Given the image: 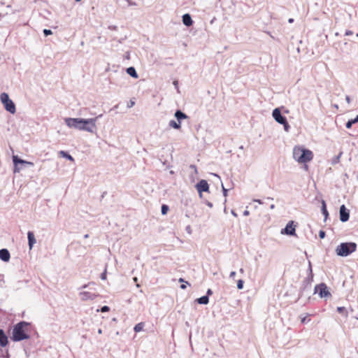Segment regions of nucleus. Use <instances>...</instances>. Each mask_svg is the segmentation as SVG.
I'll return each instance as SVG.
<instances>
[{
	"mask_svg": "<svg viewBox=\"0 0 358 358\" xmlns=\"http://www.w3.org/2000/svg\"><path fill=\"white\" fill-rule=\"evenodd\" d=\"M101 116L102 115H100L89 119L66 117L64 120L66 124L70 128L94 133L96 131V122Z\"/></svg>",
	"mask_w": 358,
	"mask_h": 358,
	"instance_id": "f257e3e1",
	"label": "nucleus"
},
{
	"mask_svg": "<svg viewBox=\"0 0 358 358\" xmlns=\"http://www.w3.org/2000/svg\"><path fill=\"white\" fill-rule=\"evenodd\" d=\"M29 325V323L22 321L18 322L14 326L12 333V340L13 341H21L30 338L29 335L25 332L24 327Z\"/></svg>",
	"mask_w": 358,
	"mask_h": 358,
	"instance_id": "f03ea898",
	"label": "nucleus"
},
{
	"mask_svg": "<svg viewBox=\"0 0 358 358\" xmlns=\"http://www.w3.org/2000/svg\"><path fill=\"white\" fill-rule=\"evenodd\" d=\"M294 159L299 163H307L313 159V152L308 149L295 147L293 150Z\"/></svg>",
	"mask_w": 358,
	"mask_h": 358,
	"instance_id": "7ed1b4c3",
	"label": "nucleus"
},
{
	"mask_svg": "<svg viewBox=\"0 0 358 358\" xmlns=\"http://www.w3.org/2000/svg\"><path fill=\"white\" fill-rule=\"evenodd\" d=\"M357 244L354 242L341 243L336 249V252L338 256L347 257L356 251Z\"/></svg>",
	"mask_w": 358,
	"mask_h": 358,
	"instance_id": "20e7f679",
	"label": "nucleus"
},
{
	"mask_svg": "<svg viewBox=\"0 0 358 358\" xmlns=\"http://www.w3.org/2000/svg\"><path fill=\"white\" fill-rule=\"evenodd\" d=\"M272 116L278 123L283 125L285 131H289L290 126L287 122L286 117L282 115L280 108H275L273 110Z\"/></svg>",
	"mask_w": 358,
	"mask_h": 358,
	"instance_id": "39448f33",
	"label": "nucleus"
},
{
	"mask_svg": "<svg viewBox=\"0 0 358 358\" xmlns=\"http://www.w3.org/2000/svg\"><path fill=\"white\" fill-rule=\"evenodd\" d=\"M0 98L5 109L11 114H14L16 112L15 105L9 98L8 94L6 92H3L1 94Z\"/></svg>",
	"mask_w": 358,
	"mask_h": 358,
	"instance_id": "423d86ee",
	"label": "nucleus"
},
{
	"mask_svg": "<svg viewBox=\"0 0 358 358\" xmlns=\"http://www.w3.org/2000/svg\"><path fill=\"white\" fill-rule=\"evenodd\" d=\"M315 293L318 292L321 298L329 297L331 296V293L327 289V286L324 283H320L315 287Z\"/></svg>",
	"mask_w": 358,
	"mask_h": 358,
	"instance_id": "0eeeda50",
	"label": "nucleus"
},
{
	"mask_svg": "<svg viewBox=\"0 0 358 358\" xmlns=\"http://www.w3.org/2000/svg\"><path fill=\"white\" fill-rule=\"evenodd\" d=\"M196 189L199 192V196L202 197V193L203 192H209V185L206 180H201L196 185Z\"/></svg>",
	"mask_w": 358,
	"mask_h": 358,
	"instance_id": "6e6552de",
	"label": "nucleus"
},
{
	"mask_svg": "<svg viewBox=\"0 0 358 358\" xmlns=\"http://www.w3.org/2000/svg\"><path fill=\"white\" fill-rule=\"evenodd\" d=\"M312 280L309 279V278H306L303 282L301 287L300 288L299 294V299L302 297L305 292H310L311 289V283L310 281Z\"/></svg>",
	"mask_w": 358,
	"mask_h": 358,
	"instance_id": "1a4fd4ad",
	"label": "nucleus"
},
{
	"mask_svg": "<svg viewBox=\"0 0 358 358\" xmlns=\"http://www.w3.org/2000/svg\"><path fill=\"white\" fill-rule=\"evenodd\" d=\"M13 162L14 164V173H18L20 171L22 167L19 166L20 164L26 165L27 163V161L19 158L17 155L13 156Z\"/></svg>",
	"mask_w": 358,
	"mask_h": 358,
	"instance_id": "9d476101",
	"label": "nucleus"
},
{
	"mask_svg": "<svg viewBox=\"0 0 358 358\" xmlns=\"http://www.w3.org/2000/svg\"><path fill=\"white\" fill-rule=\"evenodd\" d=\"M293 221H290L287 223L286 227L282 229L281 234H287L289 236H294L296 235V230L295 227L293 226Z\"/></svg>",
	"mask_w": 358,
	"mask_h": 358,
	"instance_id": "9b49d317",
	"label": "nucleus"
},
{
	"mask_svg": "<svg viewBox=\"0 0 358 358\" xmlns=\"http://www.w3.org/2000/svg\"><path fill=\"white\" fill-rule=\"evenodd\" d=\"M79 295L80 296L81 300L84 301H88V300L92 301L99 296L98 294L92 293L90 292H86V291L80 292L79 293Z\"/></svg>",
	"mask_w": 358,
	"mask_h": 358,
	"instance_id": "f8f14e48",
	"label": "nucleus"
},
{
	"mask_svg": "<svg viewBox=\"0 0 358 358\" xmlns=\"http://www.w3.org/2000/svg\"><path fill=\"white\" fill-rule=\"evenodd\" d=\"M339 214H340V220L342 222H345L349 220L350 213L344 204L341 206Z\"/></svg>",
	"mask_w": 358,
	"mask_h": 358,
	"instance_id": "ddd939ff",
	"label": "nucleus"
},
{
	"mask_svg": "<svg viewBox=\"0 0 358 358\" xmlns=\"http://www.w3.org/2000/svg\"><path fill=\"white\" fill-rule=\"evenodd\" d=\"M10 255L9 251L3 248L0 250V259L3 262H8L10 259Z\"/></svg>",
	"mask_w": 358,
	"mask_h": 358,
	"instance_id": "4468645a",
	"label": "nucleus"
},
{
	"mask_svg": "<svg viewBox=\"0 0 358 358\" xmlns=\"http://www.w3.org/2000/svg\"><path fill=\"white\" fill-rule=\"evenodd\" d=\"M8 343V336L5 334L4 331L0 329V346L5 347Z\"/></svg>",
	"mask_w": 358,
	"mask_h": 358,
	"instance_id": "2eb2a0df",
	"label": "nucleus"
},
{
	"mask_svg": "<svg viewBox=\"0 0 358 358\" xmlns=\"http://www.w3.org/2000/svg\"><path fill=\"white\" fill-rule=\"evenodd\" d=\"M28 245L29 250H31L36 241L34 234L32 231H29L27 233Z\"/></svg>",
	"mask_w": 358,
	"mask_h": 358,
	"instance_id": "dca6fc26",
	"label": "nucleus"
},
{
	"mask_svg": "<svg viewBox=\"0 0 358 358\" xmlns=\"http://www.w3.org/2000/svg\"><path fill=\"white\" fill-rule=\"evenodd\" d=\"M182 23L187 27L192 25L193 20L189 13H185L182 15Z\"/></svg>",
	"mask_w": 358,
	"mask_h": 358,
	"instance_id": "f3484780",
	"label": "nucleus"
},
{
	"mask_svg": "<svg viewBox=\"0 0 358 358\" xmlns=\"http://www.w3.org/2000/svg\"><path fill=\"white\" fill-rule=\"evenodd\" d=\"M174 116L177 119L178 122H180V123L182 120L188 118V116L180 110H177L175 112Z\"/></svg>",
	"mask_w": 358,
	"mask_h": 358,
	"instance_id": "a211bd4d",
	"label": "nucleus"
},
{
	"mask_svg": "<svg viewBox=\"0 0 358 358\" xmlns=\"http://www.w3.org/2000/svg\"><path fill=\"white\" fill-rule=\"evenodd\" d=\"M127 73L134 78H138V73L134 67L130 66L127 69Z\"/></svg>",
	"mask_w": 358,
	"mask_h": 358,
	"instance_id": "6ab92c4d",
	"label": "nucleus"
},
{
	"mask_svg": "<svg viewBox=\"0 0 358 358\" xmlns=\"http://www.w3.org/2000/svg\"><path fill=\"white\" fill-rule=\"evenodd\" d=\"M343 153V151H342V150H341V151L339 152V153H338L337 155L334 156V157L331 159V164L332 165H335V164H338V163L340 162V159H341V156H342Z\"/></svg>",
	"mask_w": 358,
	"mask_h": 358,
	"instance_id": "aec40b11",
	"label": "nucleus"
},
{
	"mask_svg": "<svg viewBox=\"0 0 358 358\" xmlns=\"http://www.w3.org/2000/svg\"><path fill=\"white\" fill-rule=\"evenodd\" d=\"M196 302L199 304L206 305L209 302V298L208 296H203L196 299Z\"/></svg>",
	"mask_w": 358,
	"mask_h": 358,
	"instance_id": "412c9836",
	"label": "nucleus"
},
{
	"mask_svg": "<svg viewBox=\"0 0 358 358\" xmlns=\"http://www.w3.org/2000/svg\"><path fill=\"white\" fill-rule=\"evenodd\" d=\"M169 125L170 127H172L176 129H179L181 127V123L180 122H176L174 120H170Z\"/></svg>",
	"mask_w": 358,
	"mask_h": 358,
	"instance_id": "4be33fe9",
	"label": "nucleus"
},
{
	"mask_svg": "<svg viewBox=\"0 0 358 358\" xmlns=\"http://www.w3.org/2000/svg\"><path fill=\"white\" fill-rule=\"evenodd\" d=\"M321 210H322V213L324 216V220H326L329 216V213L327 209L326 203L324 200H322V209Z\"/></svg>",
	"mask_w": 358,
	"mask_h": 358,
	"instance_id": "5701e85b",
	"label": "nucleus"
},
{
	"mask_svg": "<svg viewBox=\"0 0 358 358\" xmlns=\"http://www.w3.org/2000/svg\"><path fill=\"white\" fill-rule=\"evenodd\" d=\"M59 155L64 158H66L67 159H69V161H71V162H73L74 161V159L73 157L69 155L68 152H65V151H60L59 152Z\"/></svg>",
	"mask_w": 358,
	"mask_h": 358,
	"instance_id": "b1692460",
	"label": "nucleus"
},
{
	"mask_svg": "<svg viewBox=\"0 0 358 358\" xmlns=\"http://www.w3.org/2000/svg\"><path fill=\"white\" fill-rule=\"evenodd\" d=\"M357 122H358V115L356 116L355 118L349 120L347 122V123L345 124V127H346V128L350 129V128L352 127V124H355Z\"/></svg>",
	"mask_w": 358,
	"mask_h": 358,
	"instance_id": "393cba45",
	"label": "nucleus"
},
{
	"mask_svg": "<svg viewBox=\"0 0 358 358\" xmlns=\"http://www.w3.org/2000/svg\"><path fill=\"white\" fill-rule=\"evenodd\" d=\"M144 327V323L140 322L135 325L134 330L135 332H139L143 330Z\"/></svg>",
	"mask_w": 358,
	"mask_h": 358,
	"instance_id": "a878e982",
	"label": "nucleus"
},
{
	"mask_svg": "<svg viewBox=\"0 0 358 358\" xmlns=\"http://www.w3.org/2000/svg\"><path fill=\"white\" fill-rule=\"evenodd\" d=\"M337 311L340 314H342V315H345V316L348 315V312H347V310H346V308L345 307H338L337 308Z\"/></svg>",
	"mask_w": 358,
	"mask_h": 358,
	"instance_id": "bb28decb",
	"label": "nucleus"
},
{
	"mask_svg": "<svg viewBox=\"0 0 358 358\" xmlns=\"http://www.w3.org/2000/svg\"><path fill=\"white\" fill-rule=\"evenodd\" d=\"M169 210V206L166 204H163L161 208V212L162 215H166Z\"/></svg>",
	"mask_w": 358,
	"mask_h": 358,
	"instance_id": "cd10ccee",
	"label": "nucleus"
},
{
	"mask_svg": "<svg viewBox=\"0 0 358 358\" xmlns=\"http://www.w3.org/2000/svg\"><path fill=\"white\" fill-rule=\"evenodd\" d=\"M243 284H244V282H243V280H238V282H237V288L238 289H242L243 288Z\"/></svg>",
	"mask_w": 358,
	"mask_h": 358,
	"instance_id": "c85d7f7f",
	"label": "nucleus"
},
{
	"mask_svg": "<svg viewBox=\"0 0 358 358\" xmlns=\"http://www.w3.org/2000/svg\"><path fill=\"white\" fill-rule=\"evenodd\" d=\"M43 34L45 36L52 34V31L50 29H43Z\"/></svg>",
	"mask_w": 358,
	"mask_h": 358,
	"instance_id": "c756f323",
	"label": "nucleus"
},
{
	"mask_svg": "<svg viewBox=\"0 0 358 358\" xmlns=\"http://www.w3.org/2000/svg\"><path fill=\"white\" fill-rule=\"evenodd\" d=\"M109 310H110V308L108 306H103L101 308V311L102 313H106V312H108Z\"/></svg>",
	"mask_w": 358,
	"mask_h": 358,
	"instance_id": "7c9ffc66",
	"label": "nucleus"
},
{
	"mask_svg": "<svg viewBox=\"0 0 358 358\" xmlns=\"http://www.w3.org/2000/svg\"><path fill=\"white\" fill-rule=\"evenodd\" d=\"M308 271L310 272V276H309L308 278H310V280H313V271H312V267H311V264H310V262H309Z\"/></svg>",
	"mask_w": 358,
	"mask_h": 358,
	"instance_id": "2f4dec72",
	"label": "nucleus"
},
{
	"mask_svg": "<svg viewBox=\"0 0 358 358\" xmlns=\"http://www.w3.org/2000/svg\"><path fill=\"white\" fill-rule=\"evenodd\" d=\"M325 236H326V233H325V231H323V230H320V231H319V237H320V238H324Z\"/></svg>",
	"mask_w": 358,
	"mask_h": 358,
	"instance_id": "473e14b6",
	"label": "nucleus"
},
{
	"mask_svg": "<svg viewBox=\"0 0 358 358\" xmlns=\"http://www.w3.org/2000/svg\"><path fill=\"white\" fill-rule=\"evenodd\" d=\"M185 230L189 234H192V227L190 225H187L185 228Z\"/></svg>",
	"mask_w": 358,
	"mask_h": 358,
	"instance_id": "72a5a7b5",
	"label": "nucleus"
},
{
	"mask_svg": "<svg viewBox=\"0 0 358 358\" xmlns=\"http://www.w3.org/2000/svg\"><path fill=\"white\" fill-rule=\"evenodd\" d=\"M101 280H106V269L101 274Z\"/></svg>",
	"mask_w": 358,
	"mask_h": 358,
	"instance_id": "f704fd0d",
	"label": "nucleus"
},
{
	"mask_svg": "<svg viewBox=\"0 0 358 358\" xmlns=\"http://www.w3.org/2000/svg\"><path fill=\"white\" fill-rule=\"evenodd\" d=\"M134 104H135V102L134 101H132V100H130L129 103L127 105V107L128 108H131V107H133L134 106Z\"/></svg>",
	"mask_w": 358,
	"mask_h": 358,
	"instance_id": "c9c22d12",
	"label": "nucleus"
},
{
	"mask_svg": "<svg viewBox=\"0 0 358 358\" xmlns=\"http://www.w3.org/2000/svg\"><path fill=\"white\" fill-rule=\"evenodd\" d=\"M222 191H223V195L226 197L227 196V192L228 190L227 189L224 188V187L223 186V185H222Z\"/></svg>",
	"mask_w": 358,
	"mask_h": 358,
	"instance_id": "e433bc0d",
	"label": "nucleus"
},
{
	"mask_svg": "<svg viewBox=\"0 0 358 358\" xmlns=\"http://www.w3.org/2000/svg\"><path fill=\"white\" fill-rule=\"evenodd\" d=\"M353 32L351 30H346L345 35V36H351L352 35Z\"/></svg>",
	"mask_w": 358,
	"mask_h": 358,
	"instance_id": "4c0bfd02",
	"label": "nucleus"
},
{
	"mask_svg": "<svg viewBox=\"0 0 358 358\" xmlns=\"http://www.w3.org/2000/svg\"><path fill=\"white\" fill-rule=\"evenodd\" d=\"M128 2L129 6H136V2L131 1L130 0H126Z\"/></svg>",
	"mask_w": 358,
	"mask_h": 358,
	"instance_id": "58836bf2",
	"label": "nucleus"
},
{
	"mask_svg": "<svg viewBox=\"0 0 358 358\" xmlns=\"http://www.w3.org/2000/svg\"><path fill=\"white\" fill-rule=\"evenodd\" d=\"M108 29H110L111 30L116 31L117 29V27L115 25H110L108 27Z\"/></svg>",
	"mask_w": 358,
	"mask_h": 358,
	"instance_id": "ea45409f",
	"label": "nucleus"
},
{
	"mask_svg": "<svg viewBox=\"0 0 358 358\" xmlns=\"http://www.w3.org/2000/svg\"><path fill=\"white\" fill-rule=\"evenodd\" d=\"M213 294V291L210 289H208L206 292V295L209 297L210 295Z\"/></svg>",
	"mask_w": 358,
	"mask_h": 358,
	"instance_id": "a19ab883",
	"label": "nucleus"
},
{
	"mask_svg": "<svg viewBox=\"0 0 358 358\" xmlns=\"http://www.w3.org/2000/svg\"><path fill=\"white\" fill-rule=\"evenodd\" d=\"M205 203H206V204L208 207H210V208H212V207H213V203H212L211 202H210V201H205Z\"/></svg>",
	"mask_w": 358,
	"mask_h": 358,
	"instance_id": "79ce46f5",
	"label": "nucleus"
},
{
	"mask_svg": "<svg viewBox=\"0 0 358 358\" xmlns=\"http://www.w3.org/2000/svg\"><path fill=\"white\" fill-rule=\"evenodd\" d=\"M235 275H236V272H235V271H231V272L230 273V274H229V277H230L231 278H234L235 277Z\"/></svg>",
	"mask_w": 358,
	"mask_h": 358,
	"instance_id": "37998d69",
	"label": "nucleus"
},
{
	"mask_svg": "<svg viewBox=\"0 0 358 358\" xmlns=\"http://www.w3.org/2000/svg\"><path fill=\"white\" fill-rule=\"evenodd\" d=\"M253 201L254 202H257L259 204H263L264 203L263 201L261 199H254Z\"/></svg>",
	"mask_w": 358,
	"mask_h": 358,
	"instance_id": "c03bdc74",
	"label": "nucleus"
},
{
	"mask_svg": "<svg viewBox=\"0 0 358 358\" xmlns=\"http://www.w3.org/2000/svg\"><path fill=\"white\" fill-rule=\"evenodd\" d=\"M308 321H309V320H308ZM307 322V318L306 317H304L303 318L301 319V322L302 323H306Z\"/></svg>",
	"mask_w": 358,
	"mask_h": 358,
	"instance_id": "a18cd8bd",
	"label": "nucleus"
},
{
	"mask_svg": "<svg viewBox=\"0 0 358 358\" xmlns=\"http://www.w3.org/2000/svg\"><path fill=\"white\" fill-rule=\"evenodd\" d=\"M92 283H89V284H85L84 285H83L80 289H83V288H86L87 287H89Z\"/></svg>",
	"mask_w": 358,
	"mask_h": 358,
	"instance_id": "49530a36",
	"label": "nucleus"
},
{
	"mask_svg": "<svg viewBox=\"0 0 358 358\" xmlns=\"http://www.w3.org/2000/svg\"><path fill=\"white\" fill-rule=\"evenodd\" d=\"M345 100L348 103H350V97L349 96H345Z\"/></svg>",
	"mask_w": 358,
	"mask_h": 358,
	"instance_id": "de8ad7c7",
	"label": "nucleus"
},
{
	"mask_svg": "<svg viewBox=\"0 0 358 358\" xmlns=\"http://www.w3.org/2000/svg\"><path fill=\"white\" fill-rule=\"evenodd\" d=\"M26 165L29 166H34V163L31 162H28L27 161V163L26 164Z\"/></svg>",
	"mask_w": 358,
	"mask_h": 358,
	"instance_id": "09e8293b",
	"label": "nucleus"
},
{
	"mask_svg": "<svg viewBox=\"0 0 358 358\" xmlns=\"http://www.w3.org/2000/svg\"><path fill=\"white\" fill-rule=\"evenodd\" d=\"M190 168L192 169H194L195 171L196 172V166L195 165H193V164L190 165Z\"/></svg>",
	"mask_w": 358,
	"mask_h": 358,
	"instance_id": "8fccbe9b",
	"label": "nucleus"
},
{
	"mask_svg": "<svg viewBox=\"0 0 358 358\" xmlns=\"http://www.w3.org/2000/svg\"><path fill=\"white\" fill-rule=\"evenodd\" d=\"M249 213H249V211H248V210H245V211L243 212V215H244V216H247V215H249Z\"/></svg>",
	"mask_w": 358,
	"mask_h": 358,
	"instance_id": "3c124183",
	"label": "nucleus"
},
{
	"mask_svg": "<svg viewBox=\"0 0 358 358\" xmlns=\"http://www.w3.org/2000/svg\"><path fill=\"white\" fill-rule=\"evenodd\" d=\"M231 214H232L234 217H237V216H238V215H237V214L235 213V211H234V210H231Z\"/></svg>",
	"mask_w": 358,
	"mask_h": 358,
	"instance_id": "603ef678",
	"label": "nucleus"
},
{
	"mask_svg": "<svg viewBox=\"0 0 358 358\" xmlns=\"http://www.w3.org/2000/svg\"><path fill=\"white\" fill-rule=\"evenodd\" d=\"M288 22H289V23H292V22H294V19H292V18H289V19L288 20Z\"/></svg>",
	"mask_w": 358,
	"mask_h": 358,
	"instance_id": "864d4df0",
	"label": "nucleus"
},
{
	"mask_svg": "<svg viewBox=\"0 0 358 358\" xmlns=\"http://www.w3.org/2000/svg\"><path fill=\"white\" fill-rule=\"evenodd\" d=\"M181 289H184L186 288V285H181L180 286Z\"/></svg>",
	"mask_w": 358,
	"mask_h": 358,
	"instance_id": "5fc2aeb1",
	"label": "nucleus"
},
{
	"mask_svg": "<svg viewBox=\"0 0 358 358\" xmlns=\"http://www.w3.org/2000/svg\"><path fill=\"white\" fill-rule=\"evenodd\" d=\"M275 208V205L274 204H271V206H270V208L271 209H273Z\"/></svg>",
	"mask_w": 358,
	"mask_h": 358,
	"instance_id": "6e6d98bb",
	"label": "nucleus"
},
{
	"mask_svg": "<svg viewBox=\"0 0 358 358\" xmlns=\"http://www.w3.org/2000/svg\"><path fill=\"white\" fill-rule=\"evenodd\" d=\"M98 333H99V334H102V330H101V329H99V330H98Z\"/></svg>",
	"mask_w": 358,
	"mask_h": 358,
	"instance_id": "4d7b16f0",
	"label": "nucleus"
},
{
	"mask_svg": "<svg viewBox=\"0 0 358 358\" xmlns=\"http://www.w3.org/2000/svg\"><path fill=\"white\" fill-rule=\"evenodd\" d=\"M133 280H134V282H137L138 278H137L136 277H134V278H133Z\"/></svg>",
	"mask_w": 358,
	"mask_h": 358,
	"instance_id": "13d9d810",
	"label": "nucleus"
},
{
	"mask_svg": "<svg viewBox=\"0 0 358 358\" xmlns=\"http://www.w3.org/2000/svg\"><path fill=\"white\" fill-rule=\"evenodd\" d=\"M173 84H174L175 86H177L178 85V81H174Z\"/></svg>",
	"mask_w": 358,
	"mask_h": 358,
	"instance_id": "bf43d9fd",
	"label": "nucleus"
},
{
	"mask_svg": "<svg viewBox=\"0 0 358 358\" xmlns=\"http://www.w3.org/2000/svg\"><path fill=\"white\" fill-rule=\"evenodd\" d=\"M88 237H89V235H88V234H85V235L84 236V238H87Z\"/></svg>",
	"mask_w": 358,
	"mask_h": 358,
	"instance_id": "052dcab7",
	"label": "nucleus"
},
{
	"mask_svg": "<svg viewBox=\"0 0 358 358\" xmlns=\"http://www.w3.org/2000/svg\"><path fill=\"white\" fill-rule=\"evenodd\" d=\"M243 271H243V268H240V272H241V273H243Z\"/></svg>",
	"mask_w": 358,
	"mask_h": 358,
	"instance_id": "680f3d73",
	"label": "nucleus"
},
{
	"mask_svg": "<svg viewBox=\"0 0 358 358\" xmlns=\"http://www.w3.org/2000/svg\"><path fill=\"white\" fill-rule=\"evenodd\" d=\"M179 281H180V282H183L184 280H183V279H182V278H180Z\"/></svg>",
	"mask_w": 358,
	"mask_h": 358,
	"instance_id": "e2e57ef3",
	"label": "nucleus"
},
{
	"mask_svg": "<svg viewBox=\"0 0 358 358\" xmlns=\"http://www.w3.org/2000/svg\"><path fill=\"white\" fill-rule=\"evenodd\" d=\"M267 199H271V200H273V198H271V197H268Z\"/></svg>",
	"mask_w": 358,
	"mask_h": 358,
	"instance_id": "0e129e2a",
	"label": "nucleus"
},
{
	"mask_svg": "<svg viewBox=\"0 0 358 358\" xmlns=\"http://www.w3.org/2000/svg\"><path fill=\"white\" fill-rule=\"evenodd\" d=\"M284 112H285V113H288V110H285Z\"/></svg>",
	"mask_w": 358,
	"mask_h": 358,
	"instance_id": "69168bd1",
	"label": "nucleus"
},
{
	"mask_svg": "<svg viewBox=\"0 0 358 358\" xmlns=\"http://www.w3.org/2000/svg\"><path fill=\"white\" fill-rule=\"evenodd\" d=\"M76 1H80L81 0H76Z\"/></svg>",
	"mask_w": 358,
	"mask_h": 358,
	"instance_id": "338daca9",
	"label": "nucleus"
}]
</instances>
